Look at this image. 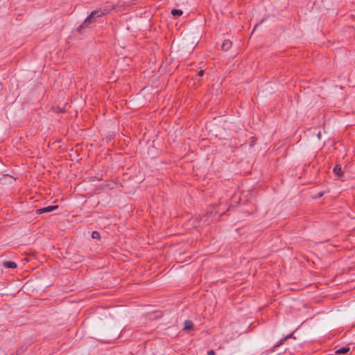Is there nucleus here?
Segmentation results:
<instances>
[{
    "label": "nucleus",
    "mask_w": 355,
    "mask_h": 355,
    "mask_svg": "<svg viewBox=\"0 0 355 355\" xmlns=\"http://www.w3.org/2000/svg\"><path fill=\"white\" fill-rule=\"evenodd\" d=\"M107 12V11L105 9L92 11L90 15L85 19L84 22L79 26L78 31L87 28L94 21V19L103 16Z\"/></svg>",
    "instance_id": "f257e3e1"
},
{
    "label": "nucleus",
    "mask_w": 355,
    "mask_h": 355,
    "mask_svg": "<svg viewBox=\"0 0 355 355\" xmlns=\"http://www.w3.org/2000/svg\"><path fill=\"white\" fill-rule=\"evenodd\" d=\"M58 208V205H51V206H48V207H44L42 209H37L36 213L38 214H41L43 213H47V212L54 211V210L57 209Z\"/></svg>",
    "instance_id": "f03ea898"
},
{
    "label": "nucleus",
    "mask_w": 355,
    "mask_h": 355,
    "mask_svg": "<svg viewBox=\"0 0 355 355\" xmlns=\"http://www.w3.org/2000/svg\"><path fill=\"white\" fill-rule=\"evenodd\" d=\"M232 46V42L230 40H225L222 44V49L223 51H228Z\"/></svg>",
    "instance_id": "7ed1b4c3"
},
{
    "label": "nucleus",
    "mask_w": 355,
    "mask_h": 355,
    "mask_svg": "<svg viewBox=\"0 0 355 355\" xmlns=\"http://www.w3.org/2000/svg\"><path fill=\"white\" fill-rule=\"evenodd\" d=\"M349 351V347H340V348L338 349L336 351V353L337 354H346L347 352H348Z\"/></svg>",
    "instance_id": "20e7f679"
},
{
    "label": "nucleus",
    "mask_w": 355,
    "mask_h": 355,
    "mask_svg": "<svg viewBox=\"0 0 355 355\" xmlns=\"http://www.w3.org/2000/svg\"><path fill=\"white\" fill-rule=\"evenodd\" d=\"M4 267L7 268H15L17 267V264L14 261H6L3 263Z\"/></svg>",
    "instance_id": "39448f33"
},
{
    "label": "nucleus",
    "mask_w": 355,
    "mask_h": 355,
    "mask_svg": "<svg viewBox=\"0 0 355 355\" xmlns=\"http://www.w3.org/2000/svg\"><path fill=\"white\" fill-rule=\"evenodd\" d=\"M334 173L339 176V177H341L342 176V171H341V167L339 166V165H336L334 166Z\"/></svg>",
    "instance_id": "423d86ee"
},
{
    "label": "nucleus",
    "mask_w": 355,
    "mask_h": 355,
    "mask_svg": "<svg viewBox=\"0 0 355 355\" xmlns=\"http://www.w3.org/2000/svg\"><path fill=\"white\" fill-rule=\"evenodd\" d=\"M193 328V323L190 320H186L184 322V329L190 330Z\"/></svg>",
    "instance_id": "0eeeda50"
},
{
    "label": "nucleus",
    "mask_w": 355,
    "mask_h": 355,
    "mask_svg": "<svg viewBox=\"0 0 355 355\" xmlns=\"http://www.w3.org/2000/svg\"><path fill=\"white\" fill-rule=\"evenodd\" d=\"M171 14L173 16L179 17V16L182 15V10H178V9H173L171 10Z\"/></svg>",
    "instance_id": "6e6552de"
},
{
    "label": "nucleus",
    "mask_w": 355,
    "mask_h": 355,
    "mask_svg": "<svg viewBox=\"0 0 355 355\" xmlns=\"http://www.w3.org/2000/svg\"><path fill=\"white\" fill-rule=\"evenodd\" d=\"M92 236L94 239H99L101 237L100 234L96 231L92 232Z\"/></svg>",
    "instance_id": "1a4fd4ad"
},
{
    "label": "nucleus",
    "mask_w": 355,
    "mask_h": 355,
    "mask_svg": "<svg viewBox=\"0 0 355 355\" xmlns=\"http://www.w3.org/2000/svg\"><path fill=\"white\" fill-rule=\"evenodd\" d=\"M291 335H288V336H287L286 337H285L284 338H283V339L280 340H279V343H277V344H276V345H275V347H279L280 345L283 344V343H284V341H285L288 338H289V337H291Z\"/></svg>",
    "instance_id": "9d476101"
},
{
    "label": "nucleus",
    "mask_w": 355,
    "mask_h": 355,
    "mask_svg": "<svg viewBox=\"0 0 355 355\" xmlns=\"http://www.w3.org/2000/svg\"><path fill=\"white\" fill-rule=\"evenodd\" d=\"M207 355H215V352L213 349L208 351Z\"/></svg>",
    "instance_id": "9b49d317"
},
{
    "label": "nucleus",
    "mask_w": 355,
    "mask_h": 355,
    "mask_svg": "<svg viewBox=\"0 0 355 355\" xmlns=\"http://www.w3.org/2000/svg\"><path fill=\"white\" fill-rule=\"evenodd\" d=\"M204 74V71L203 70H200L199 72H198V76H203Z\"/></svg>",
    "instance_id": "f8f14e48"
}]
</instances>
